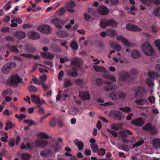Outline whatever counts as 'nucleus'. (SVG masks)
I'll return each mask as SVG.
<instances>
[{
    "label": "nucleus",
    "mask_w": 160,
    "mask_h": 160,
    "mask_svg": "<svg viewBox=\"0 0 160 160\" xmlns=\"http://www.w3.org/2000/svg\"><path fill=\"white\" fill-rule=\"evenodd\" d=\"M16 66V63L14 62H10L4 65L2 69V72L4 74L8 73L12 67L14 68Z\"/></svg>",
    "instance_id": "20e7f679"
},
{
    "label": "nucleus",
    "mask_w": 160,
    "mask_h": 160,
    "mask_svg": "<svg viewBox=\"0 0 160 160\" xmlns=\"http://www.w3.org/2000/svg\"><path fill=\"white\" fill-rule=\"evenodd\" d=\"M70 46L74 50H77L78 48V44L75 41H73L71 42Z\"/></svg>",
    "instance_id": "f704fd0d"
},
{
    "label": "nucleus",
    "mask_w": 160,
    "mask_h": 160,
    "mask_svg": "<svg viewBox=\"0 0 160 160\" xmlns=\"http://www.w3.org/2000/svg\"><path fill=\"white\" fill-rule=\"evenodd\" d=\"M119 135L120 137L122 138V141L126 143H131L132 141L126 138L128 137V135L127 134L126 130L120 131L118 132Z\"/></svg>",
    "instance_id": "0eeeda50"
},
{
    "label": "nucleus",
    "mask_w": 160,
    "mask_h": 160,
    "mask_svg": "<svg viewBox=\"0 0 160 160\" xmlns=\"http://www.w3.org/2000/svg\"><path fill=\"white\" fill-rule=\"evenodd\" d=\"M50 124L51 126L55 127L56 126V122L55 118H52L50 122Z\"/></svg>",
    "instance_id": "6e6d98bb"
},
{
    "label": "nucleus",
    "mask_w": 160,
    "mask_h": 160,
    "mask_svg": "<svg viewBox=\"0 0 160 160\" xmlns=\"http://www.w3.org/2000/svg\"><path fill=\"white\" fill-rule=\"evenodd\" d=\"M10 30V28L8 27H4L2 28L1 31L3 32H8Z\"/></svg>",
    "instance_id": "e2e57ef3"
},
{
    "label": "nucleus",
    "mask_w": 160,
    "mask_h": 160,
    "mask_svg": "<svg viewBox=\"0 0 160 160\" xmlns=\"http://www.w3.org/2000/svg\"><path fill=\"white\" fill-rule=\"evenodd\" d=\"M145 92V89L144 88L142 87H138L137 90L135 92L134 97L136 98L138 96L139 98H142Z\"/></svg>",
    "instance_id": "f8f14e48"
},
{
    "label": "nucleus",
    "mask_w": 160,
    "mask_h": 160,
    "mask_svg": "<svg viewBox=\"0 0 160 160\" xmlns=\"http://www.w3.org/2000/svg\"><path fill=\"white\" fill-rule=\"evenodd\" d=\"M74 83L81 88L83 87V85L87 82L86 80H84L83 79H77L74 81Z\"/></svg>",
    "instance_id": "6ab92c4d"
},
{
    "label": "nucleus",
    "mask_w": 160,
    "mask_h": 160,
    "mask_svg": "<svg viewBox=\"0 0 160 160\" xmlns=\"http://www.w3.org/2000/svg\"><path fill=\"white\" fill-rule=\"evenodd\" d=\"M36 147H40L43 148L45 147L48 143L47 140H43L41 141H37L35 142Z\"/></svg>",
    "instance_id": "412c9836"
},
{
    "label": "nucleus",
    "mask_w": 160,
    "mask_h": 160,
    "mask_svg": "<svg viewBox=\"0 0 160 160\" xmlns=\"http://www.w3.org/2000/svg\"><path fill=\"white\" fill-rule=\"evenodd\" d=\"M57 35L61 38L67 37L68 36V34L66 32L61 30L57 32Z\"/></svg>",
    "instance_id": "7c9ffc66"
},
{
    "label": "nucleus",
    "mask_w": 160,
    "mask_h": 160,
    "mask_svg": "<svg viewBox=\"0 0 160 160\" xmlns=\"http://www.w3.org/2000/svg\"><path fill=\"white\" fill-rule=\"evenodd\" d=\"M47 59H49L50 60H52L54 58V55L53 54L48 52H47Z\"/></svg>",
    "instance_id": "052dcab7"
},
{
    "label": "nucleus",
    "mask_w": 160,
    "mask_h": 160,
    "mask_svg": "<svg viewBox=\"0 0 160 160\" xmlns=\"http://www.w3.org/2000/svg\"><path fill=\"white\" fill-rule=\"evenodd\" d=\"M111 113L112 115L116 118L117 120H120L122 118V116L121 112L119 111H113Z\"/></svg>",
    "instance_id": "a211bd4d"
},
{
    "label": "nucleus",
    "mask_w": 160,
    "mask_h": 160,
    "mask_svg": "<svg viewBox=\"0 0 160 160\" xmlns=\"http://www.w3.org/2000/svg\"><path fill=\"white\" fill-rule=\"evenodd\" d=\"M111 128L112 129L116 131H118L121 128L120 127H118L115 124H112Z\"/></svg>",
    "instance_id": "69168bd1"
},
{
    "label": "nucleus",
    "mask_w": 160,
    "mask_h": 160,
    "mask_svg": "<svg viewBox=\"0 0 160 160\" xmlns=\"http://www.w3.org/2000/svg\"><path fill=\"white\" fill-rule=\"evenodd\" d=\"M98 155L101 156H102L104 155L106 151L103 148H100L99 150L98 149Z\"/></svg>",
    "instance_id": "8fccbe9b"
},
{
    "label": "nucleus",
    "mask_w": 160,
    "mask_h": 160,
    "mask_svg": "<svg viewBox=\"0 0 160 160\" xmlns=\"http://www.w3.org/2000/svg\"><path fill=\"white\" fill-rule=\"evenodd\" d=\"M115 35V32L113 29H109L107 30V35L112 37H114Z\"/></svg>",
    "instance_id": "4c0bfd02"
},
{
    "label": "nucleus",
    "mask_w": 160,
    "mask_h": 160,
    "mask_svg": "<svg viewBox=\"0 0 160 160\" xmlns=\"http://www.w3.org/2000/svg\"><path fill=\"white\" fill-rule=\"evenodd\" d=\"M119 109L122 111L123 112L129 113L131 111V109L129 107H125L124 108H120Z\"/></svg>",
    "instance_id": "603ef678"
},
{
    "label": "nucleus",
    "mask_w": 160,
    "mask_h": 160,
    "mask_svg": "<svg viewBox=\"0 0 160 160\" xmlns=\"http://www.w3.org/2000/svg\"><path fill=\"white\" fill-rule=\"evenodd\" d=\"M147 101L144 99L136 100L135 101L136 103L139 105H143Z\"/></svg>",
    "instance_id": "72a5a7b5"
},
{
    "label": "nucleus",
    "mask_w": 160,
    "mask_h": 160,
    "mask_svg": "<svg viewBox=\"0 0 160 160\" xmlns=\"http://www.w3.org/2000/svg\"><path fill=\"white\" fill-rule=\"evenodd\" d=\"M7 47L8 49L12 52L17 53H18L19 52V51L18 49V46L17 45H11L8 44L7 45Z\"/></svg>",
    "instance_id": "aec40b11"
},
{
    "label": "nucleus",
    "mask_w": 160,
    "mask_h": 160,
    "mask_svg": "<svg viewBox=\"0 0 160 160\" xmlns=\"http://www.w3.org/2000/svg\"><path fill=\"white\" fill-rule=\"evenodd\" d=\"M51 153V151L49 149H45L41 151L40 154L41 157H45L46 156L50 155Z\"/></svg>",
    "instance_id": "c756f323"
},
{
    "label": "nucleus",
    "mask_w": 160,
    "mask_h": 160,
    "mask_svg": "<svg viewBox=\"0 0 160 160\" xmlns=\"http://www.w3.org/2000/svg\"><path fill=\"white\" fill-rule=\"evenodd\" d=\"M142 50L145 54L148 56H152L154 53L153 48L148 42H145L143 45L142 47Z\"/></svg>",
    "instance_id": "f03ea898"
},
{
    "label": "nucleus",
    "mask_w": 160,
    "mask_h": 160,
    "mask_svg": "<svg viewBox=\"0 0 160 160\" xmlns=\"http://www.w3.org/2000/svg\"><path fill=\"white\" fill-rule=\"evenodd\" d=\"M152 144L156 148H160V138H155L152 141Z\"/></svg>",
    "instance_id": "5701e85b"
},
{
    "label": "nucleus",
    "mask_w": 160,
    "mask_h": 160,
    "mask_svg": "<svg viewBox=\"0 0 160 160\" xmlns=\"http://www.w3.org/2000/svg\"><path fill=\"white\" fill-rule=\"evenodd\" d=\"M24 122L29 124L28 125V127H29L30 126L36 124V123L31 119L25 120L24 121Z\"/></svg>",
    "instance_id": "de8ad7c7"
},
{
    "label": "nucleus",
    "mask_w": 160,
    "mask_h": 160,
    "mask_svg": "<svg viewBox=\"0 0 160 160\" xmlns=\"http://www.w3.org/2000/svg\"><path fill=\"white\" fill-rule=\"evenodd\" d=\"M98 10L99 13L101 15H107L109 12L108 8L104 5L98 8Z\"/></svg>",
    "instance_id": "4468645a"
},
{
    "label": "nucleus",
    "mask_w": 160,
    "mask_h": 160,
    "mask_svg": "<svg viewBox=\"0 0 160 160\" xmlns=\"http://www.w3.org/2000/svg\"><path fill=\"white\" fill-rule=\"evenodd\" d=\"M108 96L109 98L114 100H117L118 98V93L116 92H110Z\"/></svg>",
    "instance_id": "a878e982"
},
{
    "label": "nucleus",
    "mask_w": 160,
    "mask_h": 160,
    "mask_svg": "<svg viewBox=\"0 0 160 160\" xmlns=\"http://www.w3.org/2000/svg\"><path fill=\"white\" fill-rule=\"evenodd\" d=\"M72 84L70 79H65L64 82V85L65 87H68L72 86Z\"/></svg>",
    "instance_id": "c9c22d12"
},
{
    "label": "nucleus",
    "mask_w": 160,
    "mask_h": 160,
    "mask_svg": "<svg viewBox=\"0 0 160 160\" xmlns=\"http://www.w3.org/2000/svg\"><path fill=\"white\" fill-rule=\"evenodd\" d=\"M145 131L149 132L152 134H154L157 132V129L155 126H152L151 123H147L142 128Z\"/></svg>",
    "instance_id": "39448f33"
},
{
    "label": "nucleus",
    "mask_w": 160,
    "mask_h": 160,
    "mask_svg": "<svg viewBox=\"0 0 160 160\" xmlns=\"http://www.w3.org/2000/svg\"><path fill=\"white\" fill-rule=\"evenodd\" d=\"M119 78L120 81H124L127 80L129 77V74L126 71H122L119 74Z\"/></svg>",
    "instance_id": "ddd939ff"
},
{
    "label": "nucleus",
    "mask_w": 160,
    "mask_h": 160,
    "mask_svg": "<svg viewBox=\"0 0 160 160\" xmlns=\"http://www.w3.org/2000/svg\"><path fill=\"white\" fill-rule=\"evenodd\" d=\"M153 13L155 16L160 17V7L154 9Z\"/></svg>",
    "instance_id": "37998d69"
},
{
    "label": "nucleus",
    "mask_w": 160,
    "mask_h": 160,
    "mask_svg": "<svg viewBox=\"0 0 160 160\" xmlns=\"http://www.w3.org/2000/svg\"><path fill=\"white\" fill-rule=\"evenodd\" d=\"M144 141L143 140L141 139L140 140L134 144L132 146L130 147V148L131 149H133L136 147H138L142 145L144 143Z\"/></svg>",
    "instance_id": "c85d7f7f"
},
{
    "label": "nucleus",
    "mask_w": 160,
    "mask_h": 160,
    "mask_svg": "<svg viewBox=\"0 0 160 160\" xmlns=\"http://www.w3.org/2000/svg\"><path fill=\"white\" fill-rule=\"evenodd\" d=\"M50 27L47 25H43L39 26L37 28V29L40 32L44 33H48L50 32L51 30Z\"/></svg>",
    "instance_id": "9d476101"
},
{
    "label": "nucleus",
    "mask_w": 160,
    "mask_h": 160,
    "mask_svg": "<svg viewBox=\"0 0 160 160\" xmlns=\"http://www.w3.org/2000/svg\"><path fill=\"white\" fill-rule=\"evenodd\" d=\"M6 126L4 129L6 131L8 130L9 129H10L15 126V124L12 122H6Z\"/></svg>",
    "instance_id": "cd10ccee"
},
{
    "label": "nucleus",
    "mask_w": 160,
    "mask_h": 160,
    "mask_svg": "<svg viewBox=\"0 0 160 160\" xmlns=\"http://www.w3.org/2000/svg\"><path fill=\"white\" fill-rule=\"evenodd\" d=\"M75 144L78 147V149L79 150H82L83 149L84 147V144L81 141L75 142Z\"/></svg>",
    "instance_id": "49530a36"
},
{
    "label": "nucleus",
    "mask_w": 160,
    "mask_h": 160,
    "mask_svg": "<svg viewBox=\"0 0 160 160\" xmlns=\"http://www.w3.org/2000/svg\"><path fill=\"white\" fill-rule=\"evenodd\" d=\"M58 14L60 16H62L63 15L65 11L64 8L62 7H61L58 10Z\"/></svg>",
    "instance_id": "bf43d9fd"
},
{
    "label": "nucleus",
    "mask_w": 160,
    "mask_h": 160,
    "mask_svg": "<svg viewBox=\"0 0 160 160\" xmlns=\"http://www.w3.org/2000/svg\"><path fill=\"white\" fill-rule=\"evenodd\" d=\"M117 38L118 40L121 41L122 43L125 46H130V43L128 40L123 37L122 36L118 35L117 36Z\"/></svg>",
    "instance_id": "4be33fe9"
},
{
    "label": "nucleus",
    "mask_w": 160,
    "mask_h": 160,
    "mask_svg": "<svg viewBox=\"0 0 160 160\" xmlns=\"http://www.w3.org/2000/svg\"><path fill=\"white\" fill-rule=\"evenodd\" d=\"M91 148L93 152L96 153L98 150V147L96 143H92L91 144Z\"/></svg>",
    "instance_id": "e433bc0d"
},
{
    "label": "nucleus",
    "mask_w": 160,
    "mask_h": 160,
    "mask_svg": "<svg viewBox=\"0 0 160 160\" xmlns=\"http://www.w3.org/2000/svg\"><path fill=\"white\" fill-rule=\"evenodd\" d=\"M15 36L18 39L24 38L26 36L25 33L21 30L16 32L15 33Z\"/></svg>",
    "instance_id": "f3484780"
},
{
    "label": "nucleus",
    "mask_w": 160,
    "mask_h": 160,
    "mask_svg": "<svg viewBox=\"0 0 160 160\" xmlns=\"http://www.w3.org/2000/svg\"><path fill=\"white\" fill-rule=\"evenodd\" d=\"M117 88V86L115 85L105 86L103 87L104 90L106 91H109L111 90H115Z\"/></svg>",
    "instance_id": "393cba45"
},
{
    "label": "nucleus",
    "mask_w": 160,
    "mask_h": 160,
    "mask_svg": "<svg viewBox=\"0 0 160 160\" xmlns=\"http://www.w3.org/2000/svg\"><path fill=\"white\" fill-rule=\"evenodd\" d=\"M52 147L54 149L55 151L57 152L60 148V146L58 145V143L56 142L55 144L52 145Z\"/></svg>",
    "instance_id": "4d7b16f0"
},
{
    "label": "nucleus",
    "mask_w": 160,
    "mask_h": 160,
    "mask_svg": "<svg viewBox=\"0 0 160 160\" xmlns=\"http://www.w3.org/2000/svg\"><path fill=\"white\" fill-rule=\"evenodd\" d=\"M51 22L58 28L62 29V25L63 24V22L60 19L55 18L52 20Z\"/></svg>",
    "instance_id": "1a4fd4ad"
},
{
    "label": "nucleus",
    "mask_w": 160,
    "mask_h": 160,
    "mask_svg": "<svg viewBox=\"0 0 160 160\" xmlns=\"http://www.w3.org/2000/svg\"><path fill=\"white\" fill-rule=\"evenodd\" d=\"M148 76L151 79L154 80L158 77V73L156 72H149L148 73Z\"/></svg>",
    "instance_id": "473e14b6"
},
{
    "label": "nucleus",
    "mask_w": 160,
    "mask_h": 160,
    "mask_svg": "<svg viewBox=\"0 0 160 160\" xmlns=\"http://www.w3.org/2000/svg\"><path fill=\"white\" fill-rule=\"evenodd\" d=\"M142 3L146 6H149L150 5L152 0H140Z\"/></svg>",
    "instance_id": "09e8293b"
},
{
    "label": "nucleus",
    "mask_w": 160,
    "mask_h": 160,
    "mask_svg": "<svg viewBox=\"0 0 160 160\" xmlns=\"http://www.w3.org/2000/svg\"><path fill=\"white\" fill-rule=\"evenodd\" d=\"M120 147L123 150H126L127 151H128L129 150L128 145L122 144L120 146Z\"/></svg>",
    "instance_id": "338daca9"
},
{
    "label": "nucleus",
    "mask_w": 160,
    "mask_h": 160,
    "mask_svg": "<svg viewBox=\"0 0 160 160\" xmlns=\"http://www.w3.org/2000/svg\"><path fill=\"white\" fill-rule=\"evenodd\" d=\"M93 68L94 70L97 72H105L106 71L105 68L103 67L94 66Z\"/></svg>",
    "instance_id": "ea45409f"
},
{
    "label": "nucleus",
    "mask_w": 160,
    "mask_h": 160,
    "mask_svg": "<svg viewBox=\"0 0 160 160\" xmlns=\"http://www.w3.org/2000/svg\"><path fill=\"white\" fill-rule=\"evenodd\" d=\"M110 45L113 49H115L117 52H119L121 50V46L120 45L111 43Z\"/></svg>",
    "instance_id": "58836bf2"
},
{
    "label": "nucleus",
    "mask_w": 160,
    "mask_h": 160,
    "mask_svg": "<svg viewBox=\"0 0 160 160\" xmlns=\"http://www.w3.org/2000/svg\"><path fill=\"white\" fill-rule=\"evenodd\" d=\"M26 49L27 52L29 53H32L36 51V48L33 47L27 46Z\"/></svg>",
    "instance_id": "79ce46f5"
},
{
    "label": "nucleus",
    "mask_w": 160,
    "mask_h": 160,
    "mask_svg": "<svg viewBox=\"0 0 160 160\" xmlns=\"http://www.w3.org/2000/svg\"><path fill=\"white\" fill-rule=\"evenodd\" d=\"M92 83L94 84H97L98 85H101L103 83V81L102 79L99 78H93L92 79Z\"/></svg>",
    "instance_id": "bb28decb"
},
{
    "label": "nucleus",
    "mask_w": 160,
    "mask_h": 160,
    "mask_svg": "<svg viewBox=\"0 0 160 160\" xmlns=\"http://www.w3.org/2000/svg\"><path fill=\"white\" fill-rule=\"evenodd\" d=\"M28 89L30 92H35L37 90V88L32 85L28 86Z\"/></svg>",
    "instance_id": "a18cd8bd"
},
{
    "label": "nucleus",
    "mask_w": 160,
    "mask_h": 160,
    "mask_svg": "<svg viewBox=\"0 0 160 160\" xmlns=\"http://www.w3.org/2000/svg\"><path fill=\"white\" fill-rule=\"evenodd\" d=\"M32 102L38 104V107H41L42 104H45V101L43 99L40 100L38 96L33 94L31 96Z\"/></svg>",
    "instance_id": "423d86ee"
},
{
    "label": "nucleus",
    "mask_w": 160,
    "mask_h": 160,
    "mask_svg": "<svg viewBox=\"0 0 160 160\" xmlns=\"http://www.w3.org/2000/svg\"><path fill=\"white\" fill-rule=\"evenodd\" d=\"M131 123L138 127H142L144 124V122L142 118H139L132 120Z\"/></svg>",
    "instance_id": "9b49d317"
},
{
    "label": "nucleus",
    "mask_w": 160,
    "mask_h": 160,
    "mask_svg": "<svg viewBox=\"0 0 160 160\" xmlns=\"http://www.w3.org/2000/svg\"><path fill=\"white\" fill-rule=\"evenodd\" d=\"M107 131L109 132L111 134H112V136H113L115 137H117L118 136V133L114 131H112L109 129H108Z\"/></svg>",
    "instance_id": "13d9d810"
},
{
    "label": "nucleus",
    "mask_w": 160,
    "mask_h": 160,
    "mask_svg": "<svg viewBox=\"0 0 160 160\" xmlns=\"http://www.w3.org/2000/svg\"><path fill=\"white\" fill-rule=\"evenodd\" d=\"M82 61V59L77 57L74 58L72 59L71 63L74 67L72 69L68 70V73L69 76L75 77L78 75V73L76 70L80 67Z\"/></svg>",
    "instance_id": "f257e3e1"
},
{
    "label": "nucleus",
    "mask_w": 160,
    "mask_h": 160,
    "mask_svg": "<svg viewBox=\"0 0 160 160\" xmlns=\"http://www.w3.org/2000/svg\"><path fill=\"white\" fill-rule=\"evenodd\" d=\"M127 29L130 31H140L142 29L137 26L131 25L129 24H127L126 26Z\"/></svg>",
    "instance_id": "dca6fc26"
},
{
    "label": "nucleus",
    "mask_w": 160,
    "mask_h": 160,
    "mask_svg": "<svg viewBox=\"0 0 160 160\" xmlns=\"http://www.w3.org/2000/svg\"><path fill=\"white\" fill-rule=\"evenodd\" d=\"M146 83L149 86H151L154 85V83L152 80L151 79H147L146 80Z\"/></svg>",
    "instance_id": "680f3d73"
},
{
    "label": "nucleus",
    "mask_w": 160,
    "mask_h": 160,
    "mask_svg": "<svg viewBox=\"0 0 160 160\" xmlns=\"http://www.w3.org/2000/svg\"><path fill=\"white\" fill-rule=\"evenodd\" d=\"M131 55L132 58L134 59H137L140 56L138 51L136 49L133 50L131 52Z\"/></svg>",
    "instance_id": "b1692460"
},
{
    "label": "nucleus",
    "mask_w": 160,
    "mask_h": 160,
    "mask_svg": "<svg viewBox=\"0 0 160 160\" xmlns=\"http://www.w3.org/2000/svg\"><path fill=\"white\" fill-rule=\"evenodd\" d=\"M79 96L81 99L84 101H89L91 99V96L89 92L87 91H82L79 93Z\"/></svg>",
    "instance_id": "6e6552de"
},
{
    "label": "nucleus",
    "mask_w": 160,
    "mask_h": 160,
    "mask_svg": "<svg viewBox=\"0 0 160 160\" xmlns=\"http://www.w3.org/2000/svg\"><path fill=\"white\" fill-rule=\"evenodd\" d=\"M118 98H124L126 97V94L123 92H121L118 93Z\"/></svg>",
    "instance_id": "5fc2aeb1"
},
{
    "label": "nucleus",
    "mask_w": 160,
    "mask_h": 160,
    "mask_svg": "<svg viewBox=\"0 0 160 160\" xmlns=\"http://www.w3.org/2000/svg\"><path fill=\"white\" fill-rule=\"evenodd\" d=\"M9 146L11 147H13L15 145V140L14 139L10 140L8 142Z\"/></svg>",
    "instance_id": "0e129e2a"
},
{
    "label": "nucleus",
    "mask_w": 160,
    "mask_h": 160,
    "mask_svg": "<svg viewBox=\"0 0 160 160\" xmlns=\"http://www.w3.org/2000/svg\"><path fill=\"white\" fill-rule=\"evenodd\" d=\"M155 44L160 52V40H157L155 41Z\"/></svg>",
    "instance_id": "774afa93"
},
{
    "label": "nucleus",
    "mask_w": 160,
    "mask_h": 160,
    "mask_svg": "<svg viewBox=\"0 0 160 160\" xmlns=\"http://www.w3.org/2000/svg\"><path fill=\"white\" fill-rule=\"evenodd\" d=\"M76 6V3L73 1L69 2L66 4V6L68 7L74 8Z\"/></svg>",
    "instance_id": "3c124183"
},
{
    "label": "nucleus",
    "mask_w": 160,
    "mask_h": 160,
    "mask_svg": "<svg viewBox=\"0 0 160 160\" xmlns=\"http://www.w3.org/2000/svg\"><path fill=\"white\" fill-rule=\"evenodd\" d=\"M6 82L8 83H9L10 84L16 83V79L14 76L11 77L10 78L8 79Z\"/></svg>",
    "instance_id": "a19ab883"
},
{
    "label": "nucleus",
    "mask_w": 160,
    "mask_h": 160,
    "mask_svg": "<svg viewBox=\"0 0 160 160\" xmlns=\"http://www.w3.org/2000/svg\"><path fill=\"white\" fill-rule=\"evenodd\" d=\"M20 148L22 150L27 149H28L32 148L33 146H31L29 142L27 143L26 146L24 144V143H22L21 145Z\"/></svg>",
    "instance_id": "2f4dec72"
},
{
    "label": "nucleus",
    "mask_w": 160,
    "mask_h": 160,
    "mask_svg": "<svg viewBox=\"0 0 160 160\" xmlns=\"http://www.w3.org/2000/svg\"><path fill=\"white\" fill-rule=\"evenodd\" d=\"M22 158L23 160H28L31 158V156L29 154L27 153H23L21 155Z\"/></svg>",
    "instance_id": "c03bdc74"
},
{
    "label": "nucleus",
    "mask_w": 160,
    "mask_h": 160,
    "mask_svg": "<svg viewBox=\"0 0 160 160\" xmlns=\"http://www.w3.org/2000/svg\"><path fill=\"white\" fill-rule=\"evenodd\" d=\"M28 37L32 39H38L40 38L38 33L34 31H30L28 33Z\"/></svg>",
    "instance_id": "2eb2a0df"
},
{
    "label": "nucleus",
    "mask_w": 160,
    "mask_h": 160,
    "mask_svg": "<svg viewBox=\"0 0 160 160\" xmlns=\"http://www.w3.org/2000/svg\"><path fill=\"white\" fill-rule=\"evenodd\" d=\"M100 25L101 28H105L107 26H109L114 27H117L118 24L114 20L103 19L101 20Z\"/></svg>",
    "instance_id": "7ed1b4c3"
},
{
    "label": "nucleus",
    "mask_w": 160,
    "mask_h": 160,
    "mask_svg": "<svg viewBox=\"0 0 160 160\" xmlns=\"http://www.w3.org/2000/svg\"><path fill=\"white\" fill-rule=\"evenodd\" d=\"M38 136L46 139H48L50 138L46 133L42 132H39L38 134Z\"/></svg>",
    "instance_id": "864d4df0"
}]
</instances>
